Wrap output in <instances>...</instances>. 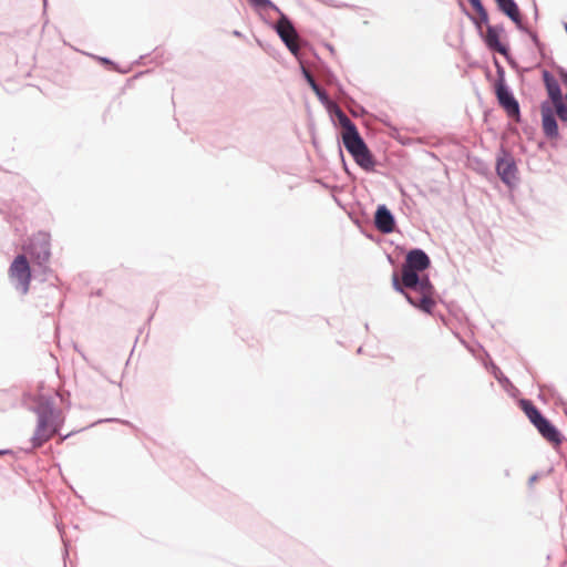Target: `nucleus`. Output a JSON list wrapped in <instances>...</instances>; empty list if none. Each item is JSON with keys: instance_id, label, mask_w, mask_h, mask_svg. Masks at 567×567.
I'll return each mask as SVG.
<instances>
[{"instance_id": "21", "label": "nucleus", "mask_w": 567, "mask_h": 567, "mask_svg": "<svg viewBox=\"0 0 567 567\" xmlns=\"http://www.w3.org/2000/svg\"><path fill=\"white\" fill-rule=\"evenodd\" d=\"M101 61H102L103 63H110V61H109L107 59H101Z\"/></svg>"}, {"instance_id": "20", "label": "nucleus", "mask_w": 567, "mask_h": 567, "mask_svg": "<svg viewBox=\"0 0 567 567\" xmlns=\"http://www.w3.org/2000/svg\"><path fill=\"white\" fill-rule=\"evenodd\" d=\"M49 257H50V252L45 249L43 251V261H47L49 259Z\"/></svg>"}, {"instance_id": "18", "label": "nucleus", "mask_w": 567, "mask_h": 567, "mask_svg": "<svg viewBox=\"0 0 567 567\" xmlns=\"http://www.w3.org/2000/svg\"><path fill=\"white\" fill-rule=\"evenodd\" d=\"M307 78H308L309 84L311 85L312 90L317 93V95H318V96H322L321 89H320V87H319V85L316 83V81L313 80V78H312L310 74H307Z\"/></svg>"}, {"instance_id": "11", "label": "nucleus", "mask_w": 567, "mask_h": 567, "mask_svg": "<svg viewBox=\"0 0 567 567\" xmlns=\"http://www.w3.org/2000/svg\"><path fill=\"white\" fill-rule=\"evenodd\" d=\"M487 47L503 55L507 54V48L499 41V32L496 28L488 25L485 34Z\"/></svg>"}, {"instance_id": "2", "label": "nucleus", "mask_w": 567, "mask_h": 567, "mask_svg": "<svg viewBox=\"0 0 567 567\" xmlns=\"http://www.w3.org/2000/svg\"><path fill=\"white\" fill-rule=\"evenodd\" d=\"M342 126V142L355 163L365 171H373L375 162L364 141L360 136L355 125L344 115L339 116Z\"/></svg>"}, {"instance_id": "19", "label": "nucleus", "mask_w": 567, "mask_h": 567, "mask_svg": "<svg viewBox=\"0 0 567 567\" xmlns=\"http://www.w3.org/2000/svg\"><path fill=\"white\" fill-rule=\"evenodd\" d=\"M558 74H559L561 81L564 82V84L567 85V72H565L563 69H559Z\"/></svg>"}, {"instance_id": "16", "label": "nucleus", "mask_w": 567, "mask_h": 567, "mask_svg": "<svg viewBox=\"0 0 567 567\" xmlns=\"http://www.w3.org/2000/svg\"><path fill=\"white\" fill-rule=\"evenodd\" d=\"M553 106L555 109L557 116L563 122H567V106L565 105L564 101H560L559 103H554Z\"/></svg>"}, {"instance_id": "1", "label": "nucleus", "mask_w": 567, "mask_h": 567, "mask_svg": "<svg viewBox=\"0 0 567 567\" xmlns=\"http://www.w3.org/2000/svg\"><path fill=\"white\" fill-rule=\"evenodd\" d=\"M430 266V258L421 249L411 250L402 266L401 281L396 274L392 277L393 288L403 293L406 300L420 310L432 313L435 307L434 287L427 276L420 277L419 271H423Z\"/></svg>"}, {"instance_id": "5", "label": "nucleus", "mask_w": 567, "mask_h": 567, "mask_svg": "<svg viewBox=\"0 0 567 567\" xmlns=\"http://www.w3.org/2000/svg\"><path fill=\"white\" fill-rule=\"evenodd\" d=\"M276 31L289 51L297 55L300 50L299 35L291 21L284 13L276 23Z\"/></svg>"}, {"instance_id": "4", "label": "nucleus", "mask_w": 567, "mask_h": 567, "mask_svg": "<svg viewBox=\"0 0 567 567\" xmlns=\"http://www.w3.org/2000/svg\"><path fill=\"white\" fill-rule=\"evenodd\" d=\"M8 275L16 289L22 295H27L30 288L31 268L24 255L14 258L9 267Z\"/></svg>"}, {"instance_id": "3", "label": "nucleus", "mask_w": 567, "mask_h": 567, "mask_svg": "<svg viewBox=\"0 0 567 567\" xmlns=\"http://www.w3.org/2000/svg\"><path fill=\"white\" fill-rule=\"evenodd\" d=\"M64 417L61 412L51 408L43 406L38 412V423L32 436L33 447H40L48 442L63 424Z\"/></svg>"}, {"instance_id": "15", "label": "nucleus", "mask_w": 567, "mask_h": 567, "mask_svg": "<svg viewBox=\"0 0 567 567\" xmlns=\"http://www.w3.org/2000/svg\"><path fill=\"white\" fill-rule=\"evenodd\" d=\"M473 9L476 11L480 18V22L487 23L488 22V14L486 10L484 9L481 0H468Z\"/></svg>"}, {"instance_id": "9", "label": "nucleus", "mask_w": 567, "mask_h": 567, "mask_svg": "<svg viewBox=\"0 0 567 567\" xmlns=\"http://www.w3.org/2000/svg\"><path fill=\"white\" fill-rule=\"evenodd\" d=\"M375 227L384 233H391L394 228V219L391 212L385 206H379L375 212Z\"/></svg>"}, {"instance_id": "7", "label": "nucleus", "mask_w": 567, "mask_h": 567, "mask_svg": "<svg viewBox=\"0 0 567 567\" xmlns=\"http://www.w3.org/2000/svg\"><path fill=\"white\" fill-rule=\"evenodd\" d=\"M542 124L546 136L554 138L558 136V126L554 116V111L549 105H542Z\"/></svg>"}, {"instance_id": "17", "label": "nucleus", "mask_w": 567, "mask_h": 567, "mask_svg": "<svg viewBox=\"0 0 567 567\" xmlns=\"http://www.w3.org/2000/svg\"><path fill=\"white\" fill-rule=\"evenodd\" d=\"M248 1L254 7H257V8H271V9L279 11L278 8L270 0H248Z\"/></svg>"}, {"instance_id": "6", "label": "nucleus", "mask_w": 567, "mask_h": 567, "mask_svg": "<svg viewBox=\"0 0 567 567\" xmlns=\"http://www.w3.org/2000/svg\"><path fill=\"white\" fill-rule=\"evenodd\" d=\"M495 93L499 105L507 112L509 116L519 114V106L515 97L507 90L503 80H499L495 85Z\"/></svg>"}, {"instance_id": "10", "label": "nucleus", "mask_w": 567, "mask_h": 567, "mask_svg": "<svg viewBox=\"0 0 567 567\" xmlns=\"http://www.w3.org/2000/svg\"><path fill=\"white\" fill-rule=\"evenodd\" d=\"M536 429L548 442L555 445H559L561 443L559 432L548 420L544 419L540 424H537Z\"/></svg>"}, {"instance_id": "12", "label": "nucleus", "mask_w": 567, "mask_h": 567, "mask_svg": "<svg viewBox=\"0 0 567 567\" xmlns=\"http://www.w3.org/2000/svg\"><path fill=\"white\" fill-rule=\"evenodd\" d=\"M544 83L547 89L548 96L551 100V103H559L560 101H564L560 87L558 82L554 79L553 75H550L547 71L543 74Z\"/></svg>"}, {"instance_id": "14", "label": "nucleus", "mask_w": 567, "mask_h": 567, "mask_svg": "<svg viewBox=\"0 0 567 567\" xmlns=\"http://www.w3.org/2000/svg\"><path fill=\"white\" fill-rule=\"evenodd\" d=\"M522 408L527 417L529 419V421L535 425V427L537 426V424H540V422L545 419L540 414L538 409L530 401H522Z\"/></svg>"}, {"instance_id": "8", "label": "nucleus", "mask_w": 567, "mask_h": 567, "mask_svg": "<svg viewBox=\"0 0 567 567\" xmlns=\"http://www.w3.org/2000/svg\"><path fill=\"white\" fill-rule=\"evenodd\" d=\"M496 171L503 182L511 184L516 176V165L511 156H504L497 161Z\"/></svg>"}, {"instance_id": "13", "label": "nucleus", "mask_w": 567, "mask_h": 567, "mask_svg": "<svg viewBox=\"0 0 567 567\" xmlns=\"http://www.w3.org/2000/svg\"><path fill=\"white\" fill-rule=\"evenodd\" d=\"M499 10L504 12L511 20H513L517 25H520L522 18L519 13V9L514 0H495Z\"/></svg>"}]
</instances>
